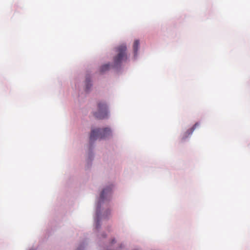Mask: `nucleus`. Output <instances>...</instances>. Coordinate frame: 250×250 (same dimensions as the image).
I'll list each match as a JSON object with an SVG mask.
<instances>
[{
    "label": "nucleus",
    "instance_id": "f257e3e1",
    "mask_svg": "<svg viewBox=\"0 0 250 250\" xmlns=\"http://www.w3.org/2000/svg\"><path fill=\"white\" fill-rule=\"evenodd\" d=\"M111 130L109 128L106 127L103 129L97 128L91 130L90 135V141H94L98 139H104L110 136Z\"/></svg>",
    "mask_w": 250,
    "mask_h": 250
},
{
    "label": "nucleus",
    "instance_id": "f03ea898",
    "mask_svg": "<svg viewBox=\"0 0 250 250\" xmlns=\"http://www.w3.org/2000/svg\"><path fill=\"white\" fill-rule=\"evenodd\" d=\"M107 106L106 103L99 101L97 103V110L93 113L94 117L98 119H103L107 116Z\"/></svg>",
    "mask_w": 250,
    "mask_h": 250
},
{
    "label": "nucleus",
    "instance_id": "7ed1b4c3",
    "mask_svg": "<svg viewBox=\"0 0 250 250\" xmlns=\"http://www.w3.org/2000/svg\"><path fill=\"white\" fill-rule=\"evenodd\" d=\"M126 47L124 45H121L116 48L117 55L114 58L115 65L120 64L123 61L127 59L126 54Z\"/></svg>",
    "mask_w": 250,
    "mask_h": 250
},
{
    "label": "nucleus",
    "instance_id": "20e7f679",
    "mask_svg": "<svg viewBox=\"0 0 250 250\" xmlns=\"http://www.w3.org/2000/svg\"><path fill=\"white\" fill-rule=\"evenodd\" d=\"M110 195L111 189L109 188L104 189L100 195L99 204H101L105 199H109Z\"/></svg>",
    "mask_w": 250,
    "mask_h": 250
},
{
    "label": "nucleus",
    "instance_id": "39448f33",
    "mask_svg": "<svg viewBox=\"0 0 250 250\" xmlns=\"http://www.w3.org/2000/svg\"><path fill=\"white\" fill-rule=\"evenodd\" d=\"M139 44H140L139 41L138 40H135L134 42L133 50H134V52L135 55H137V52H138V50L139 49Z\"/></svg>",
    "mask_w": 250,
    "mask_h": 250
},
{
    "label": "nucleus",
    "instance_id": "423d86ee",
    "mask_svg": "<svg viewBox=\"0 0 250 250\" xmlns=\"http://www.w3.org/2000/svg\"><path fill=\"white\" fill-rule=\"evenodd\" d=\"M110 65L109 64H105L101 66L100 68V71L101 72H104L107 70L109 68Z\"/></svg>",
    "mask_w": 250,
    "mask_h": 250
},
{
    "label": "nucleus",
    "instance_id": "0eeeda50",
    "mask_svg": "<svg viewBox=\"0 0 250 250\" xmlns=\"http://www.w3.org/2000/svg\"><path fill=\"white\" fill-rule=\"evenodd\" d=\"M199 123H196V124H195V125L193 126V127H192L191 128H190V131H188L187 132V133H188V135H190L192 132L194 130V129L198 126H199Z\"/></svg>",
    "mask_w": 250,
    "mask_h": 250
},
{
    "label": "nucleus",
    "instance_id": "6e6552de",
    "mask_svg": "<svg viewBox=\"0 0 250 250\" xmlns=\"http://www.w3.org/2000/svg\"><path fill=\"white\" fill-rule=\"evenodd\" d=\"M85 84H86V90H88L91 86L90 80H89L88 79H86V81H85Z\"/></svg>",
    "mask_w": 250,
    "mask_h": 250
},
{
    "label": "nucleus",
    "instance_id": "1a4fd4ad",
    "mask_svg": "<svg viewBox=\"0 0 250 250\" xmlns=\"http://www.w3.org/2000/svg\"><path fill=\"white\" fill-rule=\"evenodd\" d=\"M115 241V240L114 239H113L112 241V244L113 243V242Z\"/></svg>",
    "mask_w": 250,
    "mask_h": 250
}]
</instances>
